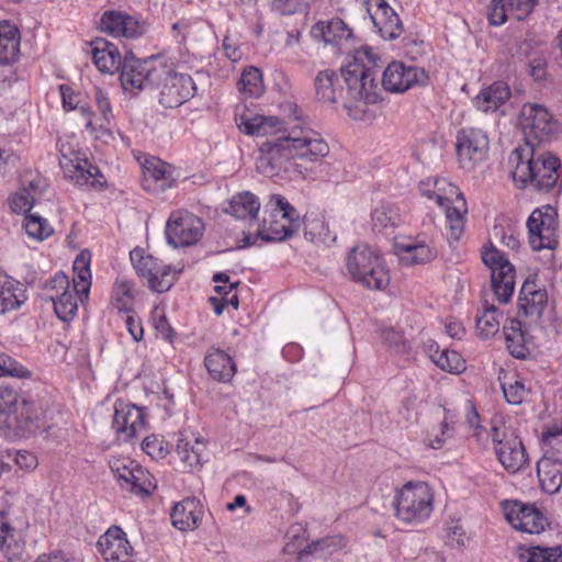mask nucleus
<instances>
[{"instance_id":"f257e3e1","label":"nucleus","mask_w":562,"mask_h":562,"mask_svg":"<svg viewBox=\"0 0 562 562\" xmlns=\"http://www.w3.org/2000/svg\"><path fill=\"white\" fill-rule=\"evenodd\" d=\"M239 128L247 135L270 136L259 145L257 159L258 171L267 177L292 171L305 178L307 168L296 160L317 162L329 154L328 144L318 133L297 123L281 127L277 117L256 115L241 117Z\"/></svg>"},{"instance_id":"f03ea898","label":"nucleus","mask_w":562,"mask_h":562,"mask_svg":"<svg viewBox=\"0 0 562 562\" xmlns=\"http://www.w3.org/2000/svg\"><path fill=\"white\" fill-rule=\"evenodd\" d=\"M42 408L10 386H0V426L9 440L26 438L41 428Z\"/></svg>"},{"instance_id":"7ed1b4c3","label":"nucleus","mask_w":562,"mask_h":562,"mask_svg":"<svg viewBox=\"0 0 562 562\" xmlns=\"http://www.w3.org/2000/svg\"><path fill=\"white\" fill-rule=\"evenodd\" d=\"M510 161L515 162L512 172L518 188L531 184L538 192H550L559 184L560 159L553 155L533 157V149L516 148Z\"/></svg>"},{"instance_id":"20e7f679","label":"nucleus","mask_w":562,"mask_h":562,"mask_svg":"<svg viewBox=\"0 0 562 562\" xmlns=\"http://www.w3.org/2000/svg\"><path fill=\"white\" fill-rule=\"evenodd\" d=\"M381 63V56L375 49L368 45L353 48V77H359L358 95L364 103L353 106V119L372 117L373 114L366 108L368 104H375L382 100L381 89L376 81V68Z\"/></svg>"},{"instance_id":"39448f33","label":"nucleus","mask_w":562,"mask_h":562,"mask_svg":"<svg viewBox=\"0 0 562 562\" xmlns=\"http://www.w3.org/2000/svg\"><path fill=\"white\" fill-rule=\"evenodd\" d=\"M393 506L397 519L419 525L427 520L434 510V491L426 482H407L396 491Z\"/></svg>"},{"instance_id":"423d86ee","label":"nucleus","mask_w":562,"mask_h":562,"mask_svg":"<svg viewBox=\"0 0 562 562\" xmlns=\"http://www.w3.org/2000/svg\"><path fill=\"white\" fill-rule=\"evenodd\" d=\"M72 286L60 294H46L54 306L56 316L63 322L71 321L78 311V302L89 297L91 288L90 257L81 252L74 261Z\"/></svg>"},{"instance_id":"0eeeda50","label":"nucleus","mask_w":562,"mask_h":562,"mask_svg":"<svg viewBox=\"0 0 562 562\" xmlns=\"http://www.w3.org/2000/svg\"><path fill=\"white\" fill-rule=\"evenodd\" d=\"M119 71L122 88L131 93L159 85L166 75V68L159 65L157 57L137 58L132 52L124 55Z\"/></svg>"},{"instance_id":"6e6552de","label":"nucleus","mask_w":562,"mask_h":562,"mask_svg":"<svg viewBox=\"0 0 562 562\" xmlns=\"http://www.w3.org/2000/svg\"><path fill=\"white\" fill-rule=\"evenodd\" d=\"M391 281L382 256L368 245L353 247V282L372 291L385 290Z\"/></svg>"},{"instance_id":"1a4fd4ad","label":"nucleus","mask_w":562,"mask_h":562,"mask_svg":"<svg viewBox=\"0 0 562 562\" xmlns=\"http://www.w3.org/2000/svg\"><path fill=\"white\" fill-rule=\"evenodd\" d=\"M353 13L371 21L373 29L385 41L398 38L403 23L385 0H353Z\"/></svg>"},{"instance_id":"9d476101","label":"nucleus","mask_w":562,"mask_h":562,"mask_svg":"<svg viewBox=\"0 0 562 562\" xmlns=\"http://www.w3.org/2000/svg\"><path fill=\"white\" fill-rule=\"evenodd\" d=\"M481 257L491 271V283L496 299L499 303H508L515 290V267L493 244L484 246Z\"/></svg>"},{"instance_id":"9b49d317","label":"nucleus","mask_w":562,"mask_h":562,"mask_svg":"<svg viewBox=\"0 0 562 562\" xmlns=\"http://www.w3.org/2000/svg\"><path fill=\"white\" fill-rule=\"evenodd\" d=\"M528 239L535 251L554 250L559 245L558 213L551 205L535 209L527 220Z\"/></svg>"},{"instance_id":"f8f14e48","label":"nucleus","mask_w":562,"mask_h":562,"mask_svg":"<svg viewBox=\"0 0 562 562\" xmlns=\"http://www.w3.org/2000/svg\"><path fill=\"white\" fill-rule=\"evenodd\" d=\"M351 61L340 67V75L334 70L319 71L315 78V89L318 99L323 102L337 104L351 115V106L348 103L351 93Z\"/></svg>"},{"instance_id":"ddd939ff","label":"nucleus","mask_w":562,"mask_h":562,"mask_svg":"<svg viewBox=\"0 0 562 562\" xmlns=\"http://www.w3.org/2000/svg\"><path fill=\"white\" fill-rule=\"evenodd\" d=\"M519 123L527 144L533 149L536 143L550 140L559 131V123L547 108L537 103L524 104Z\"/></svg>"},{"instance_id":"4468645a","label":"nucleus","mask_w":562,"mask_h":562,"mask_svg":"<svg viewBox=\"0 0 562 562\" xmlns=\"http://www.w3.org/2000/svg\"><path fill=\"white\" fill-rule=\"evenodd\" d=\"M491 436L497 459L506 471L516 473L528 463L525 446L515 431L493 426Z\"/></svg>"},{"instance_id":"2eb2a0df","label":"nucleus","mask_w":562,"mask_h":562,"mask_svg":"<svg viewBox=\"0 0 562 562\" xmlns=\"http://www.w3.org/2000/svg\"><path fill=\"white\" fill-rule=\"evenodd\" d=\"M490 140L485 132L475 127H463L456 137V153L460 167L473 170L482 162L488 151Z\"/></svg>"},{"instance_id":"dca6fc26","label":"nucleus","mask_w":562,"mask_h":562,"mask_svg":"<svg viewBox=\"0 0 562 562\" xmlns=\"http://www.w3.org/2000/svg\"><path fill=\"white\" fill-rule=\"evenodd\" d=\"M204 232L202 220L188 212L175 211L170 214L166 224V238L175 248L188 247L196 244Z\"/></svg>"},{"instance_id":"f3484780","label":"nucleus","mask_w":562,"mask_h":562,"mask_svg":"<svg viewBox=\"0 0 562 562\" xmlns=\"http://www.w3.org/2000/svg\"><path fill=\"white\" fill-rule=\"evenodd\" d=\"M503 509L507 521L512 527L521 532L538 535L549 527V520L535 505L520 501H505Z\"/></svg>"},{"instance_id":"a211bd4d","label":"nucleus","mask_w":562,"mask_h":562,"mask_svg":"<svg viewBox=\"0 0 562 562\" xmlns=\"http://www.w3.org/2000/svg\"><path fill=\"white\" fill-rule=\"evenodd\" d=\"M428 79V75L423 68L393 60L384 69L381 83L387 92L404 93L415 86L427 85Z\"/></svg>"},{"instance_id":"6ab92c4d","label":"nucleus","mask_w":562,"mask_h":562,"mask_svg":"<svg viewBox=\"0 0 562 562\" xmlns=\"http://www.w3.org/2000/svg\"><path fill=\"white\" fill-rule=\"evenodd\" d=\"M164 85L159 93V103L165 109H175L189 101L196 92V86L190 75L170 72L166 69Z\"/></svg>"},{"instance_id":"aec40b11","label":"nucleus","mask_w":562,"mask_h":562,"mask_svg":"<svg viewBox=\"0 0 562 562\" xmlns=\"http://www.w3.org/2000/svg\"><path fill=\"white\" fill-rule=\"evenodd\" d=\"M100 30L113 37L137 38L147 31L145 20L119 10H106L100 19Z\"/></svg>"},{"instance_id":"412c9836","label":"nucleus","mask_w":562,"mask_h":562,"mask_svg":"<svg viewBox=\"0 0 562 562\" xmlns=\"http://www.w3.org/2000/svg\"><path fill=\"white\" fill-rule=\"evenodd\" d=\"M113 428L124 440L137 437L146 429L144 409L135 404L117 401L114 405Z\"/></svg>"},{"instance_id":"4be33fe9","label":"nucleus","mask_w":562,"mask_h":562,"mask_svg":"<svg viewBox=\"0 0 562 562\" xmlns=\"http://www.w3.org/2000/svg\"><path fill=\"white\" fill-rule=\"evenodd\" d=\"M97 548L105 562H134L133 548L119 526L110 527L99 538Z\"/></svg>"},{"instance_id":"5701e85b","label":"nucleus","mask_w":562,"mask_h":562,"mask_svg":"<svg viewBox=\"0 0 562 562\" xmlns=\"http://www.w3.org/2000/svg\"><path fill=\"white\" fill-rule=\"evenodd\" d=\"M177 179L171 166L158 158L147 159L143 166V188L147 191L164 192L175 187Z\"/></svg>"},{"instance_id":"b1692460","label":"nucleus","mask_w":562,"mask_h":562,"mask_svg":"<svg viewBox=\"0 0 562 562\" xmlns=\"http://www.w3.org/2000/svg\"><path fill=\"white\" fill-rule=\"evenodd\" d=\"M548 304L546 289H539L535 280L526 279L518 296V312L536 321L540 319Z\"/></svg>"},{"instance_id":"393cba45","label":"nucleus","mask_w":562,"mask_h":562,"mask_svg":"<svg viewBox=\"0 0 562 562\" xmlns=\"http://www.w3.org/2000/svg\"><path fill=\"white\" fill-rule=\"evenodd\" d=\"M449 193L456 195L443 209L447 220L448 238L459 241L464 232L465 216L468 214L467 201L459 188L449 183Z\"/></svg>"},{"instance_id":"a878e982","label":"nucleus","mask_w":562,"mask_h":562,"mask_svg":"<svg viewBox=\"0 0 562 562\" xmlns=\"http://www.w3.org/2000/svg\"><path fill=\"white\" fill-rule=\"evenodd\" d=\"M90 47L92 60L101 72L112 75L120 70L123 57L115 44L97 37L90 42Z\"/></svg>"},{"instance_id":"bb28decb","label":"nucleus","mask_w":562,"mask_h":562,"mask_svg":"<svg viewBox=\"0 0 562 562\" xmlns=\"http://www.w3.org/2000/svg\"><path fill=\"white\" fill-rule=\"evenodd\" d=\"M395 248L401 261L409 266L428 263L438 256L434 246L419 239L398 241Z\"/></svg>"},{"instance_id":"cd10ccee","label":"nucleus","mask_w":562,"mask_h":562,"mask_svg":"<svg viewBox=\"0 0 562 562\" xmlns=\"http://www.w3.org/2000/svg\"><path fill=\"white\" fill-rule=\"evenodd\" d=\"M202 515L203 510L200 501L195 497H187L173 506L170 518L177 529L186 531L196 528L202 519Z\"/></svg>"},{"instance_id":"c85d7f7f","label":"nucleus","mask_w":562,"mask_h":562,"mask_svg":"<svg viewBox=\"0 0 562 562\" xmlns=\"http://www.w3.org/2000/svg\"><path fill=\"white\" fill-rule=\"evenodd\" d=\"M512 97V90L507 82L498 80L483 88L472 99L473 105L482 112H495L504 105Z\"/></svg>"},{"instance_id":"c756f323","label":"nucleus","mask_w":562,"mask_h":562,"mask_svg":"<svg viewBox=\"0 0 562 562\" xmlns=\"http://www.w3.org/2000/svg\"><path fill=\"white\" fill-rule=\"evenodd\" d=\"M204 366L210 376L222 383L232 381L236 373L233 358L222 349L211 348L204 357Z\"/></svg>"},{"instance_id":"7c9ffc66","label":"nucleus","mask_w":562,"mask_h":562,"mask_svg":"<svg viewBox=\"0 0 562 562\" xmlns=\"http://www.w3.org/2000/svg\"><path fill=\"white\" fill-rule=\"evenodd\" d=\"M312 33L315 37L321 36L326 44L336 48L337 53H344L342 45L351 37V30L341 19H331L327 22H317Z\"/></svg>"},{"instance_id":"2f4dec72","label":"nucleus","mask_w":562,"mask_h":562,"mask_svg":"<svg viewBox=\"0 0 562 562\" xmlns=\"http://www.w3.org/2000/svg\"><path fill=\"white\" fill-rule=\"evenodd\" d=\"M503 334L506 348L514 358L527 359L530 356L529 342L531 337L522 329V324L519 319H508L503 326Z\"/></svg>"},{"instance_id":"473e14b6","label":"nucleus","mask_w":562,"mask_h":562,"mask_svg":"<svg viewBox=\"0 0 562 562\" xmlns=\"http://www.w3.org/2000/svg\"><path fill=\"white\" fill-rule=\"evenodd\" d=\"M21 34L19 27L8 21H0V64L12 65L20 57Z\"/></svg>"},{"instance_id":"72a5a7b5","label":"nucleus","mask_w":562,"mask_h":562,"mask_svg":"<svg viewBox=\"0 0 562 562\" xmlns=\"http://www.w3.org/2000/svg\"><path fill=\"white\" fill-rule=\"evenodd\" d=\"M26 299L24 285L20 281L0 273V315L18 310Z\"/></svg>"},{"instance_id":"f704fd0d","label":"nucleus","mask_w":562,"mask_h":562,"mask_svg":"<svg viewBox=\"0 0 562 562\" xmlns=\"http://www.w3.org/2000/svg\"><path fill=\"white\" fill-rule=\"evenodd\" d=\"M299 225L292 224L278 214L270 213L269 218L265 217L259 226L260 239L266 243L283 241L297 232Z\"/></svg>"},{"instance_id":"c9c22d12","label":"nucleus","mask_w":562,"mask_h":562,"mask_svg":"<svg viewBox=\"0 0 562 562\" xmlns=\"http://www.w3.org/2000/svg\"><path fill=\"white\" fill-rule=\"evenodd\" d=\"M537 475L544 493H558L562 488V461L541 458L537 463Z\"/></svg>"},{"instance_id":"e433bc0d","label":"nucleus","mask_w":562,"mask_h":562,"mask_svg":"<svg viewBox=\"0 0 562 562\" xmlns=\"http://www.w3.org/2000/svg\"><path fill=\"white\" fill-rule=\"evenodd\" d=\"M371 222L374 232L394 231L402 222L398 206L390 201H381L371 212Z\"/></svg>"},{"instance_id":"4c0bfd02","label":"nucleus","mask_w":562,"mask_h":562,"mask_svg":"<svg viewBox=\"0 0 562 562\" xmlns=\"http://www.w3.org/2000/svg\"><path fill=\"white\" fill-rule=\"evenodd\" d=\"M426 348L431 361L441 370L449 373H461L465 370V361L459 352L440 349L435 341H429Z\"/></svg>"},{"instance_id":"58836bf2","label":"nucleus","mask_w":562,"mask_h":562,"mask_svg":"<svg viewBox=\"0 0 562 562\" xmlns=\"http://www.w3.org/2000/svg\"><path fill=\"white\" fill-rule=\"evenodd\" d=\"M259 210L260 202L258 198L255 194L245 191L231 199L225 212L232 214L236 218L256 220Z\"/></svg>"},{"instance_id":"ea45409f","label":"nucleus","mask_w":562,"mask_h":562,"mask_svg":"<svg viewBox=\"0 0 562 562\" xmlns=\"http://www.w3.org/2000/svg\"><path fill=\"white\" fill-rule=\"evenodd\" d=\"M542 457L549 460L562 461V426H547L541 436Z\"/></svg>"},{"instance_id":"a19ab883","label":"nucleus","mask_w":562,"mask_h":562,"mask_svg":"<svg viewBox=\"0 0 562 562\" xmlns=\"http://www.w3.org/2000/svg\"><path fill=\"white\" fill-rule=\"evenodd\" d=\"M237 89L245 98L260 97L265 89L261 71L256 67L246 68L237 82Z\"/></svg>"},{"instance_id":"79ce46f5","label":"nucleus","mask_w":562,"mask_h":562,"mask_svg":"<svg viewBox=\"0 0 562 562\" xmlns=\"http://www.w3.org/2000/svg\"><path fill=\"white\" fill-rule=\"evenodd\" d=\"M143 279L147 281L148 288L157 293L167 292L175 282L171 267L164 265L160 260L156 262L155 269H150V274L145 276Z\"/></svg>"},{"instance_id":"37998d69","label":"nucleus","mask_w":562,"mask_h":562,"mask_svg":"<svg viewBox=\"0 0 562 562\" xmlns=\"http://www.w3.org/2000/svg\"><path fill=\"white\" fill-rule=\"evenodd\" d=\"M24 544L15 538V530L7 522L0 525V552L10 561L21 558Z\"/></svg>"},{"instance_id":"c03bdc74","label":"nucleus","mask_w":562,"mask_h":562,"mask_svg":"<svg viewBox=\"0 0 562 562\" xmlns=\"http://www.w3.org/2000/svg\"><path fill=\"white\" fill-rule=\"evenodd\" d=\"M502 314L494 305L486 306L482 314L476 316V331L483 339H488L498 333Z\"/></svg>"},{"instance_id":"a18cd8bd","label":"nucleus","mask_w":562,"mask_h":562,"mask_svg":"<svg viewBox=\"0 0 562 562\" xmlns=\"http://www.w3.org/2000/svg\"><path fill=\"white\" fill-rule=\"evenodd\" d=\"M22 227L26 235L36 241L45 240L54 232L47 220L36 214L25 215Z\"/></svg>"},{"instance_id":"49530a36","label":"nucleus","mask_w":562,"mask_h":562,"mask_svg":"<svg viewBox=\"0 0 562 562\" xmlns=\"http://www.w3.org/2000/svg\"><path fill=\"white\" fill-rule=\"evenodd\" d=\"M520 562H559L562 560V547H532L519 554Z\"/></svg>"},{"instance_id":"de8ad7c7","label":"nucleus","mask_w":562,"mask_h":562,"mask_svg":"<svg viewBox=\"0 0 562 562\" xmlns=\"http://www.w3.org/2000/svg\"><path fill=\"white\" fill-rule=\"evenodd\" d=\"M112 297L115 308L123 312L131 311L134 303V284L127 280H116Z\"/></svg>"},{"instance_id":"09e8293b","label":"nucleus","mask_w":562,"mask_h":562,"mask_svg":"<svg viewBox=\"0 0 562 562\" xmlns=\"http://www.w3.org/2000/svg\"><path fill=\"white\" fill-rule=\"evenodd\" d=\"M148 476L149 473L137 462H135L134 470L131 472L126 481L121 483V486L136 495H148L150 486Z\"/></svg>"},{"instance_id":"8fccbe9b","label":"nucleus","mask_w":562,"mask_h":562,"mask_svg":"<svg viewBox=\"0 0 562 562\" xmlns=\"http://www.w3.org/2000/svg\"><path fill=\"white\" fill-rule=\"evenodd\" d=\"M97 176L102 177L99 168L92 166L87 160L79 161L77 165H75L71 175H69L71 180H74L77 184H89L91 187H94L97 183H99Z\"/></svg>"},{"instance_id":"3c124183","label":"nucleus","mask_w":562,"mask_h":562,"mask_svg":"<svg viewBox=\"0 0 562 562\" xmlns=\"http://www.w3.org/2000/svg\"><path fill=\"white\" fill-rule=\"evenodd\" d=\"M204 450L203 441L195 440L194 445H191L187 440H179L177 443V453L181 460L188 465L193 467L201 463V454Z\"/></svg>"},{"instance_id":"603ef678","label":"nucleus","mask_w":562,"mask_h":562,"mask_svg":"<svg viewBox=\"0 0 562 562\" xmlns=\"http://www.w3.org/2000/svg\"><path fill=\"white\" fill-rule=\"evenodd\" d=\"M380 338L390 349L397 353H404L407 350V341L402 330L395 327H380L378 329Z\"/></svg>"},{"instance_id":"864d4df0","label":"nucleus","mask_w":562,"mask_h":562,"mask_svg":"<svg viewBox=\"0 0 562 562\" xmlns=\"http://www.w3.org/2000/svg\"><path fill=\"white\" fill-rule=\"evenodd\" d=\"M268 205L271 207L270 213L278 214L279 217H282L292 224H296L299 214L294 206H292L284 196L280 194L272 195Z\"/></svg>"},{"instance_id":"5fc2aeb1","label":"nucleus","mask_w":562,"mask_h":562,"mask_svg":"<svg viewBox=\"0 0 562 562\" xmlns=\"http://www.w3.org/2000/svg\"><path fill=\"white\" fill-rule=\"evenodd\" d=\"M502 390L507 403L510 405H520L529 393L524 381L519 379H516L514 382L502 383Z\"/></svg>"},{"instance_id":"6e6d98bb","label":"nucleus","mask_w":562,"mask_h":562,"mask_svg":"<svg viewBox=\"0 0 562 562\" xmlns=\"http://www.w3.org/2000/svg\"><path fill=\"white\" fill-rule=\"evenodd\" d=\"M0 376L26 379L31 376V372L12 357L0 353Z\"/></svg>"},{"instance_id":"4d7b16f0","label":"nucleus","mask_w":562,"mask_h":562,"mask_svg":"<svg viewBox=\"0 0 562 562\" xmlns=\"http://www.w3.org/2000/svg\"><path fill=\"white\" fill-rule=\"evenodd\" d=\"M134 460L128 457H112L109 467L120 484L124 483L135 467Z\"/></svg>"},{"instance_id":"13d9d810","label":"nucleus","mask_w":562,"mask_h":562,"mask_svg":"<svg viewBox=\"0 0 562 562\" xmlns=\"http://www.w3.org/2000/svg\"><path fill=\"white\" fill-rule=\"evenodd\" d=\"M304 234L311 241H326L328 236V227L323 220H305Z\"/></svg>"},{"instance_id":"bf43d9fd","label":"nucleus","mask_w":562,"mask_h":562,"mask_svg":"<svg viewBox=\"0 0 562 562\" xmlns=\"http://www.w3.org/2000/svg\"><path fill=\"white\" fill-rule=\"evenodd\" d=\"M509 7L507 0H492L488 5V22L494 26H499L507 21Z\"/></svg>"},{"instance_id":"052dcab7","label":"nucleus","mask_w":562,"mask_h":562,"mask_svg":"<svg viewBox=\"0 0 562 562\" xmlns=\"http://www.w3.org/2000/svg\"><path fill=\"white\" fill-rule=\"evenodd\" d=\"M72 285L70 284L69 278L63 271L56 272L52 279L46 281L43 286V295L46 299V294H60L66 292Z\"/></svg>"},{"instance_id":"680f3d73","label":"nucleus","mask_w":562,"mask_h":562,"mask_svg":"<svg viewBox=\"0 0 562 562\" xmlns=\"http://www.w3.org/2000/svg\"><path fill=\"white\" fill-rule=\"evenodd\" d=\"M131 260L138 277L144 278L150 274V269L156 268V262L159 260L151 255L143 256L137 250L131 252Z\"/></svg>"},{"instance_id":"e2e57ef3","label":"nucleus","mask_w":562,"mask_h":562,"mask_svg":"<svg viewBox=\"0 0 562 562\" xmlns=\"http://www.w3.org/2000/svg\"><path fill=\"white\" fill-rule=\"evenodd\" d=\"M334 542L335 539L330 537L312 541L304 549L299 551L297 560L301 562H307L311 555L325 552V550L329 549Z\"/></svg>"},{"instance_id":"0e129e2a","label":"nucleus","mask_w":562,"mask_h":562,"mask_svg":"<svg viewBox=\"0 0 562 562\" xmlns=\"http://www.w3.org/2000/svg\"><path fill=\"white\" fill-rule=\"evenodd\" d=\"M307 0H271V9L282 15H292L302 11Z\"/></svg>"},{"instance_id":"69168bd1","label":"nucleus","mask_w":562,"mask_h":562,"mask_svg":"<svg viewBox=\"0 0 562 562\" xmlns=\"http://www.w3.org/2000/svg\"><path fill=\"white\" fill-rule=\"evenodd\" d=\"M94 101L102 116V122L100 123V126H103V124H110L113 119V114L111 102L108 94L103 92L101 89H97L94 93Z\"/></svg>"},{"instance_id":"338daca9","label":"nucleus","mask_w":562,"mask_h":562,"mask_svg":"<svg viewBox=\"0 0 562 562\" xmlns=\"http://www.w3.org/2000/svg\"><path fill=\"white\" fill-rule=\"evenodd\" d=\"M10 209L14 213H27L31 211L34 204V198L29 192L23 191L13 194L10 200Z\"/></svg>"},{"instance_id":"774afa93","label":"nucleus","mask_w":562,"mask_h":562,"mask_svg":"<svg viewBox=\"0 0 562 562\" xmlns=\"http://www.w3.org/2000/svg\"><path fill=\"white\" fill-rule=\"evenodd\" d=\"M509 11L517 20H522L529 15L537 4V0H507Z\"/></svg>"}]
</instances>
